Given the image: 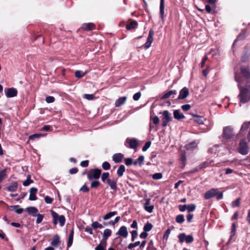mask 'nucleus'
<instances>
[{
    "label": "nucleus",
    "mask_w": 250,
    "mask_h": 250,
    "mask_svg": "<svg viewBox=\"0 0 250 250\" xmlns=\"http://www.w3.org/2000/svg\"><path fill=\"white\" fill-rule=\"evenodd\" d=\"M125 145L128 148L135 149L138 145V142L135 138H127L125 141Z\"/></svg>",
    "instance_id": "obj_7"
},
{
    "label": "nucleus",
    "mask_w": 250,
    "mask_h": 250,
    "mask_svg": "<svg viewBox=\"0 0 250 250\" xmlns=\"http://www.w3.org/2000/svg\"><path fill=\"white\" fill-rule=\"evenodd\" d=\"M186 160V154L184 153H182L180 156V161L182 164L183 167L185 166V162Z\"/></svg>",
    "instance_id": "obj_54"
},
{
    "label": "nucleus",
    "mask_w": 250,
    "mask_h": 250,
    "mask_svg": "<svg viewBox=\"0 0 250 250\" xmlns=\"http://www.w3.org/2000/svg\"><path fill=\"white\" fill-rule=\"evenodd\" d=\"M36 216L37 217V220H36V223L37 224H40L41 223L43 219V215L42 214H37Z\"/></svg>",
    "instance_id": "obj_51"
},
{
    "label": "nucleus",
    "mask_w": 250,
    "mask_h": 250,
    "mask_svg": "<svg viewBox=\"0 0 250 250\" xmlns=\"http://www.w3.org/2000/svg\"><path fill=\"white\" fill-rule=\"evenodd\" d=\"M142 95V94L141 93V92H138L136 93H135L133 96V99L134 101H138L141 97Z\"/></svg>",
    "instance_id": "obj_62"
},
{
    "label": "nucleus",
    "mask_w": 250,
    "mask_h": 250,
    "mask_svg": "<svg viewBox=\"0 0 250 250\" xmlns=\"http://www.w3.org/2000/svg\"><path fill=\"white\" fill-rule=\"evenodd\" d=\"M51 214L53 218V222L54 225L59 223L61 227L64 225L65 222V218L64 215H59L57 212L54 210L51 211Z\"/></svg>",
    "instance_id": "obj_3"
},
{
    "label": "nucleus",
    "mask_w": 250,
    "mask_h": 250,
    "mask_svg": "<svg viewBox=\"0 0 250 250\" xmlns=\"http://www.w3.org/2000/svg\"><path fill=\"white\" fill-rule=\"evenodd\" d=\"M111 233L112 231L111 229H104L103 234V239L102 241H105L106 242V240L109 236H110Z\"/></svg>",
    "instance_id": "obj_25"
},
{
    "label": "nucleus",
    "mask_w": 250,
    "mask_h": 250,
    "mask_svg": "<svg viewBox=\"0 0 250 250\" xmlns=\"http://www.w3.org/2000/svg\"><path fill=\"white\" fill-rule=\"evenodd\" d=\"M250 126V122H244L241 126L239 134H241L243 133H245V131L247 130V129L249 128Z\"/></svg>",
    "instance_id": "obj_24"
},
{
    "label": "nucleus",
    "mask_w": 250,
    "mask_h": 250,
    "mask_svg": "<svg viewBox=\"0 0 250 250\" xmlns=\"http://www.w3.org/2000/svg\"><path fill=\"white\" fill-rule=\"evenodd\" d=\"M140 244V241H137V242H135V243H130L128 246V248L129 249H132V248H134V247H136L138 246H139V245Z\"/></svg>",
    "instance_id": "obj_57"
},
{
    "label": "nucleus",
    "mask_w": 250,
    "mask_h": 250,
    "mask_svg": "<svg viewBox=\"0 0 250 250\" xmlns=\"http://www.w3.org/2000/svg\"><path fill=\"white\" fill-rule=\"evenodd\" d=\"M150 118H151V120H152L153 123L154 125H156L159 124V119L158 117L156 116H153L151 112L150 113Z\"/></svg>",
    "instance_id": "obj_47"
},
{
    "label": "nucleus",
    "mask_w": 250,
    "mask_h": 250,
    "mask_svg": "<svg viewBox=\"0 0 250 250\" xmlns=\"http://www.w3.org/2000/svg\"><path fill=\"white\" fill-rule=\"evenodd\" d=\"M33 182V181L31 179L30 175H28L27 176V179L25 181L23 182V185L24 186L26 187V186H29L30 184L32 183Z\"/></svg>",
    "instance_id": "obj_46"
},
{
    "label": "nucleus",
    "mask_w": 250,
    "mask_h": 250,
    "mask_svg": "<svg viewBox=\"0 0 250 250\" xmlns=\"http://www.w3.org/2000/svg\"><path fill=\"white\" fill-rule=\"evenodd\" d=\"M194 117L195 121L197 123H198V124H204L203 118L202 117L198 116V115H194Z\"/></svg>",
    "instance_id": "obj_48"
},
{
    "label": "nucleus",
    "mask_w": 250,
    "mask_h": 250,
    "mask_svg": "<svg viewBox=\"0 0 250 250\" xmlns=\"http://www.w3.org/2000/svg\"><path fill=\"white\" fill-rule=\"evenodd\" d=\"M150 199H146V202L144 204V207L146 211L149 213H151L153 212L154 209V206L150 205Z\"/></svg>",
    "instance_id": "obj_14"
},
{
    "label": "nucleus",
    "mask_w": 250,
    "mask_h": 250,
    "mask_svg": "<svg viewBox=\"0 0 250 250\" xmlns=\"http://www.w3.org/2000/svg\"><path fill=\"white\" fill-rule=\"evenodd\" d=\"M80 190L83 192H87L89 191V188L87 187L86 184L83 185L80 188Z\"/></svg>",
    "instance_id": "obj_63"
},
{
    "label": "nucleus",
    "mask_w": 250,
    "mask_h": 250,
    "mask_svg": "<svg viewBox=\"0 0 250 250\" xmlns=\"http://www.w3.org/2000/svg\"><path fill=\"white\" fill-rule=\"evenodd\" d=\"M61 243L60 237L59 235L55 234L51 242V245L54 247H57Z\"/></svg>",
    "instance_id": "obj_23"
},
{
    "label": "nucleus",
    "mask_w": 250,
    "mask_h": 250,
    "mask_svg": "<svg viewBox=\"0 0 250 250\" xmlns=\"http://www.w3.org/2000/svg\"><path fill=\"white\" fill-rule=\"evenodd\" d=\"M126 100V97L125 96L120 97L118 99L115 103V105L116 107H120L123 105Z\"/></svg>",
    "instance_id": "obj_22"
},
{
    "label": "nucleus",
    "mask_w": 250,
    "mask_h": 250,
    "mask_svg": "<svg viewBox=\"0 0 250 250\" xmlns=\"http://www.w3.org/2000/svg\"><path fill=\"white\" fill-rule=\"evenodd\" d=\"M38 191V189L36 188H32L30 189V195L29 200L30 201H35L37 200L36 194Z\"/></svg>",
    "instance_id": "obj_15"
},
{
    "label": "nucleus",
    "mask_w": 250,
    "mask_h": 250,
    "mask_svg": "<svg viewBox=\"0 0 250 250\" xmlns=\"http://www.w3.org/2000/svg\"><path fill=\"white\" fill-rule=\"evenodd\" d=\"M238 98L241 103L245 104L250 100V92L246 87H241Z\"/></svg>",
    "instance_id": "obj_2"
},
{
    "label": "nucleus",
    "mask_w": 250,
    "mask_h": 250,
    "mask_svg": "<svg viewBox=\"0 0 250 250\" xmlns=\"http://www.w3.org/2000/svg\"><path fill=\"white\" fill-rule=\"evenodd\" d=\"M233 129L230 126H228L224 127L223 133L220 137V139L224 143H226L234 137Z\"/></svg>",
    "instance_id": "obj_1"
},
{
    "label": "nucleus",
    "mask_w": 250,
    "mask_h": 250,
    "mask_svg": "<svg viewBox=\"0 0 250 250\" xmlns=\"http://www.w3.org/2000/svg\"><path fill=\"white\" fill-rule=\"evenodd\" d=\"M185 238H186L185 241L187 243L189 244L193 241V237L191 235H187V236Z\"/></svg>",
    "instance_id": "obj_56"
},
{
    "label": "nucleus",
    "mask_w": 250,
    "mask_h": 250,
    "mask_svg": "<svg viewBox=\"0 0 250 250\" xmlns=\"http://www.w3.org/2000/svg\"><path fill=\"white\" fill-rule=\"evenodd\" d=\"M152 177L154 180H159L162 178L161 173H156L152 175Z\"/></svg>",
    "instance_id": "obj_53"
},
{
    "label": "nucleus",
    "mask_w": 250,
    "mask_h": 250,
    "mask_svg": "<svg viewBox=\"0 0 250 250\" xmlns=\"http://www.w3.org/2000/svg\"><path fill=\"white\" fill-rule=\"evenodd\" d=\"M117 179H107L105 183L107 184L109 186L111 189L116 190L117 189Z\"/></svg>",
    "instance_id": "obj_13"
},
{
    "label": "nucleus",
    "mask_w": 250,
    "mask_h": 250,
    "mask_svg": "<svg viewBox=\"0 0 250 250\" xmlns=\"http://www.w3.org/2000/svg\"><path fill=\"white\" fill-rule=\"evenodd\" d=\"M43 135L42 134H34L33 135H30L29 137V138L31 140H34L36 138H39L40 137L42 136Z\"/></svg>",
    "instance_id": "obj_55"
},
{
    "label": "nucleus",
    "mask_w": 250,
    "mask_h": 250,
    "mask_svg": "<svg viewBox=\"0 0 250 250\" xmlns=\"http://www.w3.org/2000/svg\"><path fill=\"white\" fill-rule=\"evenodd\" d=\"M198 143L196 142H192L186 146L187 150H191L196 148L197 146Z\"/></svg>",
    "instance_id": "obj_34"
},
{
    "label": "nucleus",
    "mask_w": 250,
    "mask_h": 250,
    "mask_svg": "<svg viewBox=\"0 0 250 250\" xmlns=\"http://www.w3.org/2000/svg\"><path fill=\"white\" fill-rule=\"evenodd\" d=\"M11 207L14 209L15 211L18 214H21L23 211V209L22 208H20L19 206L16 205L11 206Z\"/></svg>",
    "instance_id": "obj_40"
},
{
    "label": "nucleus",
    "mask_w": 250,
    "mask_h": 250,
    "mask_svg": "<svg viewBox=\"0 0 250 250\" xmlns=\"http://www.w3.org/2000/svg\"><path fill=\"white\" fill-rule=\"evenodd\" d=\"M153 226L152 225L147 222L144 227L143 230L145 231L146 232H148L150 231L152 229Z\"/></svg>",
    "instance_id": "obj_44"
},
{
    "label": "nucleus",
    "mask_w": 250,
    "mask_h": 250,
    "mask_svg": "<svg viewBox=\"0 0 250 250\" xmlns=\"http://www.w3.org/2000/svg\"><path fill=\"white\" fill-rule=\"evenodd\" d=\"M176 222L179 224H182L185 221L184 216L183 214H179L176 217Z\"/></svg>",
    "instance_id": "obj_38"
},
{
    "label": "nucleus",
    "mask_w": 250,
    "mask_h": 250,
    "mask_svg": "<svg viewBox=\"0 0 250 250\" xmlns=\"http://www.w3.org/2000/svg\"><path fill=\"white\" fill-rule=\"evenodd\" d=\"M240 73L246 79H250V66H241L240 68Z\"/></svg>",
    "instance_id": "obj_9"
},
{
    "label": "nucleus",
    "mask_w": 250,
    "mask_h": 250,
    "mask_svg": "<svg viewBox=\"0 0 250 250\" xmlns=\"http://www.w3.org/2000/svg\"><path fill=\"white\" fill-rule=\"evenodd\" d=\"M109 173L108 172H104L101 175V180L103 183H106L107 179H109Z\"/></svg>",
    "instance_id": "obj_39"
},
{
    "label": "nucleus",
    "mask_w": 250,
    "mask_h": 250,
    "mask_svg": "<svg viewBox=\"0 0 250 250\" xmlns=\"http://www.w3.org/2000/svg\"><path fill=\"white\" fill-rule=\"evenodd\" d=\"M240 198H237L232 203V206L233 207H237L240 206Z\"/></svg>",
    "instance_id": "obj_60"
},
{
    "label": "nucleus",
    "mask_w": 250,
    "mask_h": 250,
    "mask_svg": "<svg viewBox=\"0 0 250 250\" xmlns=\"http://www.w3.org/2000/svg\"><path fill=\"white\" fill-rule=\"evenodd\" d=\"M18 189V183L16 182L12 183L10 185L7 187V189L9 191L14 192Z\"/></svg>",
    "instance_id": "obj_26"
},
{
    "label": "nucleus",
    "mask_w": 250,
    "mask_h": 250,
    "mask_svg": "<svg viewBox=\"0 0 250 250\" xmlns=\"http://www.w3.org/2000/svg\"><path fill=\"white\" fill-rule=\"evenodd\" d=\"M172 95V90H169L164 94L160 100V104L163 107H169L171 103L169 100H167Z\"/></svg>",
    "instance_id": "obj_5"
},
{
    "label": "nucleus",
    "mask_w": 250,
    "mask_h": 250,
    "mask_svg": "<svg viewBox=\"0 0 250 250\" xmlns=\"http://www.w3.org/2000/svg\"><path fill=\"white\" fill-rule=\"evenodd\" d=\"M123 158L124 155L120 153L114 154L112 156L113 160L116 163L121 162Z\"/></svg>",
    "instance_id": "obj_19"
},
{
    "label": "nucleus",
    "mask_w": 250,
    "mask_h": 250,
    "mask_svg": "<svg viewBox=\"0 0 250 250\" xmlns=\"http://www.w3.org/2000/svg\"><path fill=\"white\" fill-rule=\"evenodd\" d=\"M160 15L162 18H163L164 15V0H160Z\"/></svg>",
    "instance_id": "obj_37"
},
{
    "label": "nucleus",
    "mask_w": 250,
    "mask_h": 250,
    "mask_svg": "<svg viewBox=\"0 0 250 250\" xmlns=\"http://www.w3.org/2000/svg\"><path fill=\"white\" fill-rule=\"evenodd\" d=\"M235 231H236V225H235V223H232V224L231 225V232H230L231 235H230V237L229 238L228 243L230 242L232 237L235 235Z\"/></svg>",
    "instance_id": "obj_42"
},
{
    "label": "nucleus",
    "mask_w": 250,
    "mask_h": 250,
    "mask_svg": "<svg viewBox=\"0 0 250 250\" xmlns=\"http://www.w3.org/2000/svg\"><path fill=\"white\" fill-rule=\"evenodd\" d=\"M196 208V206L195 204H191L187 205V209L188 212H192L195 210Z\"/></svg>",
    "instance_id": "obj_45"
},
{
    "label": "nucleus",
    "mask_w": 250,
    "mask_h": 250,
    "mask_svg": "<svg viewBox=\"0 0 250 250\" xmlns=\"http://www.w3.org/2000/svg\"><path fill=\"white\" fill-rule=\"evenodd\" d=\"M125 163L126 166H130L133 163V160L132 158H126L125 160Z\"/></svg>",
    "instance_id": "obj_61"
},
{
    "label": "nucleus",
    "mask_w": 250,
    "mask_h": 250,
    "mask_svg": "<svg viewBox=\"0 0 250 250\" xmlns=\"http://www.w3.org/2000/svg\"><path fill=\"white\" fill-rule=\"evenodd\" d=\"M213 162L212 160L208 159L206 161L202 163L198 166L200 169L205 168L211 166V163Z\"/></svg>",
    "instance_id": "obj_18"
},
{
    "label": "nucleus",
    "mask_w": 250,
    "mask_h": 250,
    "mask_svg": "<svg viewBox=\"0 0 250 250\" xmlns=\"http://www.w3.org/2000/svg\"><path fill=\"white\" fill-rule=\"evenodd\" d=\"M86 72H83L82 71L76 70L75 72V76L77 78H81L85 75Z\"/></svg>",
    "instance_id": "obj_43"
},
{
    "label": "nucleus",
    "mask_w": 250,
    "mask_h": 250,
    "mask_svg": "<svg viewBox=\"0 0 250 250\" xmlns=\"http://www.w3.org/2000/svg\"><path fill=\"white\" fill-rule=\"evenodd\" d=\"M131 240L132 241H134L135 239L138 236V233L137 230H133L131 232Z\"/></svg>",
    "instance_id": "obj_58"
},
{
    "label": "nucleus",
    "mask_w": 250,
    "mask_h": 250,
    "mask_svg": "<svg viewBox=\"0 0 250 250\" xmlns=\"http://www.w3.org/2000/svg\"><path fill=\"white\" fill-rule=\"evenodd\" d=\"M110 165L107 162H104L102 164V167L104 170H108L110 168Z\"/></svg>",
    "instance_id": "obj_52"
},
{
    "label": "nucleus",
    "mask_w": 250,
    "mask_h": 250,
    "mask_svg": "<svg viewBox=\"0 0 250 250\" xmlns=\"http://www.w3.org/2000/svg\"><path fill=\"white\" fill-rule=\"evenodd\" d=\"M170 232H171V229H167V230L166 231V232H165V233L163 235V239H162V242H163V244L164 245L166 244L167 243L168 238L169 237V235Z\"/></svg>",
    "instance_id": "obj_27"
},
{
    "label": "nucleus",
    "mask_w": 250,
    "mask_h": 250,
    "mask_svg": "<svg viewBox=\"0 0 250 250\" xmlns=\"http://www.w3.org/2000/svg\"><path fill=\"white\" fill-rule=\"evenodd\" d=\"M188 94V89L187 87H184L180 91L178 99H184L186 98Z\"/></svg>",
    "instance_id": "obj_16"
},
{
    "label": "nucleus",
    "mask_w": 250,
    "mask_h": 250,
    "mask_svg": "<svg viewBox=\"0 0 250 250\" xmlns=\"http://www.w3.org/2000/svg\"><path fill=\"white\" fill-rule=\"evenodd\" d=\"M174 117L175 119L180 120L185 118L184 115L179 112V110H174Z\"/></svg>",
    "instance_id": "obj_35"
},
{
    "label": "nucleus",
    "mask_w": 250,
    "mask_h": 250,
    "mask_svg": "<svg viewBox=\"0 0 250 250\" xmlns=\"http://www.w3.org/2000/svg\"><path fill=\"white\" fill-rule=\"evenodd\" d=\"M90 187L91 188H96L99 187L100 185V183L97 180H93L91 181Z\"/></svg>",
    "instance_id": "obj_41"
},
{
    "label": "nucleus",
    "mask_w": 250,
    "mask_h": 250,
    "mask_svg": "<svg viewBox=\"0 0 250 250\" xmlns=\"http://www.w3.org/2000/svg\"><path fill=\"white\" fill-rule=\"evenodd\" d=\"M73 235H74V231L73 230H72L70 232V233L69 234L67 246V247L69 248L71 246L72 243H73Z\"/></svg>",
    "instance_id": "obj_36"
},
{
    "label": "nucleus",
    "mask_w": 250,
    "mask_h": 250,
    "mask_svg": "<svg viewBox=\"0 0 250 250\" xmlns=\"http://www.w3.org/2000/svg\"><path fill=\"white\" fill-rule=\"evenodd\" d=\"M217 188H211L210 190L207 191L204 195V198L205 199H209L212 198L217 194Z\"/></svg>",
    "instance_id": "obj_11"
},
{
    "label": "nucleus",
    "mask_w": 250,
    "mask_h": 250,
    "mask_svg": "<svg viewBox=\"0 0 250 250\" xmlns=\"http://www.w3.org/2000/svg\"><path fill=\"white\" fill-rule=\"evenodd\" d=\"M125 171V167L124 165H121L119 167L117 174L119 177H122Z\"/></svg>",
    "instance_id": "obj_32"
},
{
    "label": "nucleus",
    "mask_w": 250,
    "mask_h": 250,
    "mask_svg": "<svg viewBox=\"0 0 250 250\" xmlns=\"http://www.w3.org/2000/svg\"><path fill=\"white\" fill-rule=\"evenodd\" d=\"M154 34V31L152 29H150L149 31L148 36L147 38L146 42L144 45V48L146 49H148L150 46L153 41V36Z\"/></svg>",
    "instance_id": "obj_8"
},
{
    "label": "nucleus",
    "mask_w": 250,
    "mask_h": 250,
    "mask_svg": "<svg viewBox=\"0 0 250 250\" xmlns=\"http://www.w3.org/2000/svg\"><path fill=\"white\" fill-rule=\"evenodd\" d=\"M116 235L123 237V238H126L128 236L127 228L124 226H122L116 232Z\"/></svg>",
    "instance_id": "obj_12"
},
{
    "label": "nucleus",
    "mask_w": 250,
    "mask_h": 250,
    "mask_svg": "<svg viewBox=\"0 0 250 250\" xmlns=\"http://www.w3.org/2000/svg\"><path fill=\"white\" fill-rule=\"evenodd\" d=\"M116 214H117V212L116 211L109 212L103 216V219L104 220L109 219Z\"/></svg>",
    "instance_id": "obj_33"
},
{
    "label": "nucleus",
    "mask_w": 250,
    "mask_h": 250,
    "mask_svg": "<svg viewBox=\"0 0 250 250\" xmlns=\"http://www.w3.org/2000/svg\"><path fill=\"white\" fill-rule=\"evenodd\" d=\"M219 145H215L210 147L208 150V152L211 154H217L218 155L217 149L220 147Z\"/></svg>",
    "instance_id": "obj_30"
},
{
    "label": "nucleus",
    "mask_w": 250,
    "mask_h": 250,
    "mask_svg": "<svg viewBox=\"0 0 250 250\" xmlns=\"http://www.w3.org/2000/svg\"><path fill=\"white\" fill-rule=\"evenodd\" d=\"M249 148L247 143L244 139H242L239 144L238 152L242 155H247L249 153Z\"/></svg>",
    "instance_id": "obj_6"
},
{
    "label": "nucleus",
    "mask_w": 250,
    "mask_h": 250,
    "mask_svg": "<svg viewBox=\"0 0 250 250\" xmlns=\"http://www.w3.org/2000/svg\"><path fill=\"white\" fill-rule=\"evenodd\" d=\"M163 114L165 118V121H163V125L166 126L167 125V122L170 121V117L169 116L168 112L167 110H164Z\"/></svg>",
    "instance_id": "obj_29"
},
{
    "label": "nucleus",
    "mask_w": 250,
    "mask_h": 250,
    "mask_svg": "<svg viewBox=\"0 0 250 250\" xmlns=\"http://www.w3.org/2000/svg\"><path fill=\"white\" fill-rule=\"evenodd\" d=\"M45 101L47 103H51L55 101V98L53 96H47L46 97Z\"/></svg>",
    "instance_id": "obj_64"
},
{
    "label": "nucleus",
    "mask_w": 250,
    "mask_h": 250,
    "mask_svg": "<svg viewBox=\"0 0 250 250\" xmlns=\"http://www.w3.org/2000/svg\"><path fill=\"white\" fill-rule=\"evenodd\" d=\"M122 241V239L121 238H120L119 237H117L114 239V243L116 246V248L118 250H121V249H122V245L121 244Z\"/></svg>",
    "instance_id": "obj_28"
},
{
    "label": "nucleus",
    "mask_w": 250,
    "mask_h": 250,
    "mask_svg": "<svg viewBox=\"0 0 250 250\" xmlns=\"http://www.w3.org/2000/svg\"><path fill=\"white\" fill-rule=\"evenodd\" d=\"M106 245V241H101L100 244L95 248V250H105Z\"/></svg>",
    "instance_id": "obj_31"
},
{
    "label": "nucleus",
    "mask_w": 250,
    "mask_h": 250,
    "mask_svg": "<svg viewBox=\"0 0 250 250\" xmlns=\"http://www.w3.org/2000/svg\"><path fill=\"white\" fill-rule=\"evenodd\" d=\"M187 235L185 233H181L178 235V238L180 242L185 241Z\"/></svg>",
    "instance_id": "obj_59"
},
{
    "label": "nucleus",
    "mask_w": 250,
    "mask_h": 250,
    "mask_svg": "<svg viewBox=\"0 0 250 250\" xmlns=\"http://www.w3.org/2000/svg\"><path fill=\"white\" fill-rule=\"evenodd\" d=\"M26 211L29 214L33 216H36L38 212V209L34 207H28L26 208Z\"/></svg>",
    "instance_id": "obj_21"
},
{
    "label": "nucleus",
    "mask_w": 250,
    "mask_h": 250,
    "mask_svg": "<svg viewBox=\"0 0 250 250\" xmlns=\"http://www.w3.org/2000/svg\"><path fill=\"white\" fill-rule=\"evenodd\" d=\"M83 98L88 100H92L95 99V96L94 94H85L83 96Z\"/></svg>",
    "instance_id": "obj_50"
},
{
    "label": "nucleus",
    "mask_w": 250,
    "mask_h": 250,
    "mask_svg": "<svg viewBox=\"0 0 250 250\" xmlns=\"http://www.w3.org/2000/svg\"><path fill=\"white\" fill-rule=\"evenodd\" d=\"M138 23L137 21L135 20H130L129 23L126 25V28L128 30L135 29L137 27Z\"/></svg>",
    "instance_id": "obj_17"
},
{
    "label": "nucleus",
    "mask_w": 250,
    "mask_h": 250,
    "mask_svg": "<svg viewBox=\"0 0 250 250\" xmlns=\"http://www.w3.org/2000/svg\"><path fill=\"white\" fill-rule=\"evenodd\" d=\"M82 28L86 31H90L95 28V26L93 23H87L82 24Z\"/></svg>",
    "instance_id": "obj_20"
},
{
    "label": "nucleus",
    "mask_w": 250,
    "mask_h": 250,
    "mask_svg": "<svg viewBox=\"0 0 250 250\" xmlns=\"http://www.w3.org/2000/svg\"><path fill=\"white\" fill-rule=\"evenodd\" d=\"M5 95L8 98H12L17 95L18 91L15 88H8L5 89Z\"/></svg>",
    "instance_id": "obj_10"
},
{
    "label": "nucleus",
    "mask_w": 250,
    "mask_h": 250,
    "mask_svg": "<svg viewBox=\"0 0 250 250\" xmlns=\"http://www.w3.org/2000/svg\"><path fill=\"white\" fill-rule=\"evenodd\" d=\"M102 170L98 168L91 169L87 172V177L89 181L98 180L101 175Z\"/></svg>",
    "instance_id": "obj_4"
},
{
    "label": "nucleus",
    "mask_w": 250,
    "mask_h": 250,
    "mask_svg": "<svg viewBox=\"0 0 250 250\" xmlns=\"http://www.w3.org/2000/svg\"><path fill=\"white\" fill-rule=\"evenodd\" d=\"M91 227L94 229H96L97 228L101 229L103 228V225L97 221H95L92 223Z\"/></svg>",
    "instance_id": "obj_49"
}]
</instances>
